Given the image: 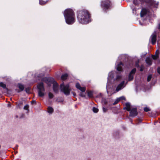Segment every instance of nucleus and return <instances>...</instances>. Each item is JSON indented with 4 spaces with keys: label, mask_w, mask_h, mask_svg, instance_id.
<instances>
[{
    "label": "nucleus",
    "mask_w": 160,
    "mask_h": 160,
    "mask_svg": "<svg viewBox=\"0 0 160 160\" xmlns=\"http://www.w3.org/2000/svg\"><path fill=\"white\" fill-rule=\"evenodd\" d=\"M114 77V75L113 74V73L112 72H110L109 73V79H110L112 78H113Z\"/></svg>",
    "instance_id": "nucleus-20"
},
{
    "label": "nucleus",
    "mask_w": 160,
    "mask_h": 160,
    "mask_svg": "<svg viewBox=\"0 0 160 160\" xmlns=\"http://www.w3.org/2000/svg\"><path fill=\"white\" fill-rule=\"evenodd\" d=\"M122 62H120L118 65L117 68V69L118 71H121L122 70Z\"/></svg>",
    "instance_id": "nucleus-14"
},
{
    "label": "nucleus",
    "mask_w": 160,
    "mask_h": 160,
    "mask_svg": "<svg viewBox=\"0 0 160 160\" xmlns=\"http://www.w3.org/2000/svg\"><path fill=\"white\" fill-rule=\"evenodd\" d=\"M81 96H82V97H84V96H82V95H81Z\"/></svg>",
    "instance_id": "nucleus-40"
},
{
    "label": "nucleus",
    "mask_w": 160,
    "mask_h": 160,
    "mask_svg": "<svg viewBox=\"0 0 160 160\" xmlns=\"http://www.w3.org/2000/svg\"><path fill=\"white\" fill-rule=\"evenodd\" d=\"M144 110L145 112H148V111H149L150 110L149 108L148 107H145L144 108Z\"/></svg>",
    "instance_id": "nucleus-27"
},
{
    "label": "nucleus",
    "mask_w": 160,
    "mask_h": 160,
    "mask_svg": "<svg viewBox=\"0 0 160 160\" xmlns=\"http://www.w3.org/2000/svg\"><path fill=\"white\" fill-rule=\"evenodd\" d=\"M146 61V63L149 65H150L152 64V60L151 59L149 58H147Z\"/></svg>",
    "instance_id": "nucleus-15"
},
{
    "label": "nucleus",
    "mask_w": 160,
    "mask_h": 160,
    "mask_svg": "<svg viewBox=\"0 0 160 160\" xmlns=\"http://www.w3.org/2000/svg\"><path fill=\"white\" fill-rule=\"evenodd\" d=\"M8 106H10V104H8Z\"/></svg>",
    "instance_id": "nucleus-39"
},
{
    "label": "nucleus",
    "mask_w": 160,
    "mask_h": 160,
    "mask_svg": "<svg viewBox=\"0 0 160 160\" xmlns=\"http://www.w3.org/2000/svg\"><path fill=\"white\" fill-rule=\"evenodd\" d=\"M43 74H42L40 76V77H42V76H43Z\"/></svg>",
    "instance_id": "nucleus-38"
},
{
    "label": "nucleus",
    "mask_w": 160,
    "mask_h": 160,
    "mask_svg": "<svg viewBox=\"0 0 160 160\" xmlns=\"http://www.w3.org/2000/svg\"><path fill=\"white\" fill-rule=\"evenodd\" d=\"M18 87L21 91H22L24 88V86L20 84H18Z\"/></svg>",
    "instance_id": "nucleus-19"
},
{
    "label": "nucleus",
    "mask_w": 160,
    "mask_h": 160,
    "mask_svg": "<svg viewBox=\"0 0 160 160\" xmlns=\"http://www.w3.org/2000/svg\"><path fill=\"white\" fill-rule=\"evenodd\" d=\"M26 92H28L29 91H28V90H29L28 89H26Z\"/></svg>",
    "instance_id": "nucleus-35"
},
{
    "label": "nucleus",
    "mask_w": 160,
    "mask_h": 160,
    "mask_svg": "<svg viewBox=\"0 0 160 160\" xmlns=\"http://www.w3.org/2000/svg\"><path fill=\"white\" fill-rule=\"evenodd\" d=\"M147 10L145 9H143L141 12V17H143L147 13Z\"/></svg>",
    "instance_id": "nucleus-12"
},
{
    "label": "nucleus",
    "mask_w": 160,
    "mask_h": 160,
    "mask_svg": "<svg viewBox=\"0 0 160 160\" xmlns=\"http://www.w3.org/2000/svg\"><path fill=\"white\" fill-rule=\"evenodd\" d=\"M88 96L89 97L91 98L92 96V92H88Z\"/></svg>",
    "instance_id": "nucleus-24"
},
{
    "label": "nucleus",
    "mask_w": 160,
    "mask_h": 160,
    "mask_svg": "<svg viewBox=\"0 0 160 160\" xmlns=\"http://www.w3.org/2000/svg\"><path fill=\"white\" fill-rule=\"evenodd\" d=\"M48 96H49V98H53V94L51 92L49 93Z\"/></svg>",
    "instance_id": "nucleus-25"
},
{
    "label": "nucleus",
    "mask_w": 160,
    "mask_h": 160,
    "mask_svg": "<svg viewBox=\"0 0 160 160\" xmlns=\"http://www.w3.org/2000/svg\"><path fill=\"white\" fill-rule=\"evenodd\" d=\"M92 110L93 112L95 113L97 112L98 111V109L95 107H93L92 108Z\"/></svg>",
    "instance_id": "nucleus-22"
},
{
    "label": "nucleus",
    "mask_w": 160,
    "mask_h": 160,
    "mask_svg": "<svg viewBox=\"0 0 160 160\" xmlns=\"http://www.w3.org/2000/svg\"><path fill=\"white\" fill-rule=\"evenodd\" d=\"M69 85L67 84L65 85L63 83L61 84L60 85V89L61 91L63 92L65 94L68 95L69 94L70 90L69 88Z\"/></svg>",
    "instance_id": "nucleus-4"
},
{
    "label": "nucleus",
    "mask_w": 160,
    "mask_h": 160,
    "mask_svg": "<svg viewBox=\"0 0 160 160\" xmlns=\"http://www.w3.org/2000/svg\"><path fill=\"white\" fill-rule=\"evenodd\" d=\"M38 89V95L40 97H42L45 95V89L42 83H40L37 86Z\"/></svg>",
    "instance_id": "nucleus-3"
},
{
    "label": "nucleus",
    "mask_w": 160,
    "mask_h": 160,
    "mask_svg": "<svg viewBox=\"0 0 160 160\" xmlns=\"http://www.w3.org/2000/svg\"><path fill=\"white\" fill-rule=\"evenodd\" d=\"M124 84V82L123 81L122 82H121L120 84H119L118 86L116 88L114 92V93H116V92H118L119 90L123 88L124 87L125 85Z\"/></svg>",
    "instance_id": "nucleus-5"
},
{
    "label": "nucleus",
    "mask_w": 160,
    "mask_h": 160,
    "mask_svg": "<svg viewBox=\"0 0 160 160\" xmlns=\"http://www.w3.org/2000/svg\"><path fill=\"white\" fill-rule=\"evenodd\" d=\"M143 70V68L142 67H141V69H140V71H142Z\"/></svg>",
    "instance_id": "nucleus-34"
},
{
    "label": "nucleus",
    "mask_w": 160,
    "mask_h": 160,
    "mask_svg": "<svg viewBox=\"0 0 160 160\" xmlns=\"http://www.w3.org/2000/svg\"><path fill=\"white\" fill-rule=\"evenodd\" d=\"M57 86H58V84L57 83L54 84L53 85V90L55 92H57V91L58 90Z\"/></svg>",
    "instance_id": "nucleus-18"
},
{
    "label": "nucleus",
    "mask_w": 160,
    "mask_h": 160,
    "mask_svg": "<svg viewBox=\"0 0 160 160\" xmlns=\"http://www.w3.org/2000/svg\"><path fill=\"white\" fill-rule=\"evenodd\" d=\"M78 18L79 22L82 24H86L90 21V16L87 11H79Z\"/></svg>",
    "instance_id": "nucleus-1"
},
{
    "label": "nucleus",
    "mask_w": 160,
    "mask_h": 160,
    "mask_svg": "<svg viewBox=\"0 0 160 160\" xmlns=\"http://www.w3.org/2000/svg\"><path fill=\"white\" fill-rule=\"evenodd\" d=\"M126 107H125L124 109H126L128 111H130L131 110V106L129 103H127L125 104Z\"/></svg>",
    "instance_id": "nucleus-11"
},
{
    "label": "nucleus",
    "mask_w": 160,
    "mask_h": 160,
    "mask_svg": "<svg viewBox=\"0 0 160 160\" xmlns=\"http://www.w3.org/2000/svg\"><path fill=\"white\" fill-rule=\"evenodd\" d=\"M0 86L4 88H6V85L5 84L3 83L2 82L0 83Z\"/></svg>",
    "instance_id": "nucleus-21"
},
{
    "label": "nucleus",
    "mask_w": 160,
    "mask_h": 160,
    "mask_svg": "<svg viewBox=\"0 0 160 160\" xmlns=\"http://www.w3.org/2000/svg\"><path fill=\"white\" fill-rule=\"evenodd\" d=\"M109 1L108 0L103 1L102 4V6L105 8H107L109 6Z\"/></svg>",
    "instance_id": "nucleus-8"
},
{
    "label": "nucleus",
    "mask_w": 160,
    "mask_h": 160,
    "mask_svg": "<svg viewBox=\"0 0 160 160\" xmlns=\"http://www.w3.org/2000/svg\"><path fill=\"white\" fill-rule=\"evenodd\" d=\"M68 77V75L67 74H65L62 75L61 77V78L62 80H65Z\"/></svg>",
    "instance_id": "nucleus-16"
},
{
    "label": "nucleus",
    "mask_w": 160,
    "mask_h": 160,
    "mask_svg": "<svg viewBox=\"0 0 160 160\" xmlns=\"http://www.w3.org/2000/svg\"><path fill=\"white\" fill-rule=\"evenodd\" d=\"M157 72L160 74V68H158L157 69Z\"/></svg>",
    "instance_id": "nucleus-31"
},
{
    "label": "nucleus",
    "mask_w": 160,
    "mask_h": 160,
    "mask_svg": "<svg viewBox=\"0 0 160 160\" xmlns=\"http://www.w3.org/2000/svg\"><path fill=\"white\" fill-rule=\"evenodd\" d=\"M152 78V76L151 75H149L148 76L147 78V81L149 82L151 80Z\"/></svg>",
    "instance_id": "nucleus-26"
},
{
    "label": "nucleus",
    "mask_w": 160,
    "mask_h": 160,
    "mask_svg": "<svg viewBox=\"0 0 160 160\" xmlns=\"http://www.w3.org/2000/svg\"><path fill=\"white\" fill-rule=\"evenodd\" d=\"M158 53H159V51L158 50H157L156 51L155 54V55H153L152 56V57L153 59L155 60V59H157L158 58Z\"/></svg>",
    "instance_id": "nucleus-13"
},
{
    "label": "nucleus",
    "mask_w": 160,
    "mask_h": 160,
    "mask_svg": "<svg viewBox=\"0 0 160 160\" xmlns=\"http://www.w3.org/2000/svg\"><path fill=\"white\" fill-rule=\"evenodd\" d=\"M158 28L160 29V23L158 24Z\"/></svg>",
    "instance_id": "nucleus-37"
},
{
    "label": "nucleus",
    "mask_w": 160,
    "mask_h": 160,
    "mask_svg": "<svg viewBox=\"0 0 160 160\" xmlns=\"http://www.w3.org/2000/svg\"><path fill=\"white\" fill-rule=\"evenodd\" d=\"M118 99L120 101L122 100H125V98L124 97L122 96L119 98H118Z\"/></svg>",
    "instance_id": "nucleus-28"
},
{
    "label": "nucleus",
    "mask_w": 160,
    "mask_h": 160,
    "mask_svg": "<svg viewBox=\"0 0 160 160\" xmlns=\"http://www.w3.org/2000/svg\"><path fill=\"white\" fill-rule=\"evenodd\" d=\"M152 43V44H154L155 43L156 40V33L153 34L151 37Z\"/></svg>",
    "instance_id": "nucleus-9"
},
{
    "label": "nucleus",
    "mask_w": 160,
    "mask_h": 160,
    "mask_svg": "<svg viewBox=\"0 0 160 160\" xmlns=\"http://www.w3.org/2000/svg\"><path fill=\"white\" fill-rule=\"evenodd\" d=\"M120 101V100H119V99H118V98L116 101H115V102H114V104H117V103L118 102Z\"/></svg>",
    "instance_id": "nucleus-30"
},
{
    "label": "nucleus",
    "mask_w": 160,
    "mask_h": 160,
    "mask_svg": "<svg viewBox=\"0 0 160 160\" xmlns=\"http://www.w3.org/2000/svg\"><path fill=\"white\" fill-rule=\"evenodd\" d=\"M107 109L104 108H103V111L104 112H106L107 111Z\"/></svg>",
    "instance_id": "nucleus-32"
},
{
    "label": "nucleus",
    "mask_w": 160,
    "mask_h": 160,
    "mask_svg": "<svg viewBox=\"0 0 160 160\" xmlns=\"http://www.w3.org/2000/svg\"><path fill=\"white\" fill-rule=\"evenodd\" d=\"M28 108V105H27L24 106V109L25 110H27Z\"/></svg>",
    "instance_id": "nucleus-29"
},
{
    "label": "nucleus",
    "mask_w": 160,
    "mask_h": 160,
    "mask_svg": "<svg viewBox=\"0 0 160 160\" xmlns=\"http://www.w3.org/2000/svg\"><path fill=\"white\" fill-rule=\"evenodd\" d=\"M120 78V76H117V77H116V79L118 80V79H119Z\"/></svg>",
    "instance_id": "nucleus-33"
},
{
    "label": "nucleus",
    "mask_w": 160,
    "mask_h": 160,
    "mask_svg": "<svg viewBox=\"0 0 160 160\" xmlns=\"http://www.w3.org/2000/svg\"><path fill=\"white\" fill-rule=\"evenodd\" d=\"M35 102H36L35 101H32V103H35Z\"/></svg>",
    "instance_id": "nucleus-36"
},
{
    "label": "nucleus",
    "mask_w": 160,
    "mask_h": 160,
    "mask_svg": "<svg viewBox=\"0 0 160 160\" xmlns=\"http://www.w3.org/2000/svg\"><path fill=\"white\" fill-rule=\"evenodd\" d=\"M137 114L136 110V108H132L130 112V115L132 117H134Z\"/></svg>",
    "instance_id": "nucleus-7"
},
{
    "label": "nucleus",
    "mask_w": 160,
    "mask_h": 160,
    "mask_svg": "<svg viewBox=\"0 0 160 160\" xmlns=\"http://www.w3.org/2000/svg\"><path fill=\"white\" fill-rule=\"evenodd\" d=\"M48 111L49 113H51L53 112V110L52 108L49 107L48 108Z\"/></svg>",
    "instance_id": "nucleus-17"
},
{
    "label": "nucleus",
    "mask_w": 160,
    "mask_h": 160,
    "mask_svg": "<svg viewBox=\"0 0 160 160\" xmlns=\"http://www.w3.org/2000/svg\"><path fill=\"white\" fill-rule=\"evenodd\" d=\"M66 23L68 24H72L75 22V15L72 10L68 9L65 10L64 13Z\"/></svg>",
    "instance_id": "nucleus-2"
},
{
    "label": "nucleus",
    "mask_w": 160,
    "mask_h": 160,
    "mask_svg": "<svg viewBox=\"0 0 160 160\" xmlns=\"http://www.w3.org/2000/svg\"><path fill=\"white\" fill-rule=\"evenodd\" d=\"M47 2V1L45 2V1H43L41 0H39V4L42 5H44V4H46Z\"/></svg>",
    "instance_id": "nucleus-23"
},
{
    "label": "nucleus",
    "mask_w": 160,
    "mask_h": 160,
    "mask_svg": "<svg viewBox=\"0 0 160 160\" xmlns=\"http://www.w3.org/2000/svg\"><path fill=\"white\" fill-rule=\"evenodd\" d=\"M76 87L77 88L80 90L81 91L84 92L85 91L86 89L85 87H82L80 86L79 83H77L76 85Z\"/></svg>",
    "instance_id": "nucleus-10"
},
{
    "label": "nucleus",
    "mask_w": 160,
    "mask_h": 160,
    "mask_svg": "<svg viewBox=\"0 0 160 160\" xmlns=\"http://www.w3.org/2000/svg\"><path fill=\"white\" fill-rule=\"evenodd\" d=\"M136 71V69L134 68L130 72L128 76V80L129 81L132 80L133 79L134 75Z\"/></svg>",
    "instance_id": "nucleus-6"
}]
</instances>
